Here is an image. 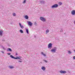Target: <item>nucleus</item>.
I'll return each mask as SVG.
<instances>
[{"instance_id":"nucleus-15","label":"nucleus","mask_w":75,"mask_h":75,"mask_svg":"<svg viewBox=\"0 0 75 75\" xmlns=\"http://www.w3.org/2000/svg\"><path fill=\"white\" fill-rule=\"evenodd\" d=\"M25 18L26 19H28V16H25Z\"/></svg>"},{"instance_id":"nucleus-22","label":"nucleus","mask_w":75,"mask_h":75,"mask_svg":"<svg viewBox=\"0 0 75 75\" xmlns=\"http://www.w3.org/2000/svg\"><path fill=\"white\" fill-rule=\"evenodd\" d=\"M68 53H69V54H71V52L70 51H69Z\"/></svg>"},{"instance_id":"nucleus-20","label":"nucleus","mask_w":75,"mask_h":75,"mask_svg":"<svg viewBox=\"0 0 75 75\" xmlns=\"http://www.w3.org/2000/svg\"><path fill=\"white\" fill-rule=\"evenodd\" d=\"M59 5H62V3H61V2H59Z\"/></svg>"},{"instance_id":"nucleus-24","label":"nucleus","mask_w":75,"mask_h":75,"mask_svg":"<svg viewBox=\"0 0 75 75\" xmlns=\"http://www.w3.org/2000/svg\"><path fill=\"white\" fill-rule=\"evenodd\" d=\"M8 55H11V54L10 53H8Z\"/></svg>"},{"instance_id":"nucleus-18","label":"nucleus","mask_w":75,"mask_h":75,"mask_svg":"<svg viewBox=\"0 0 75 75\" xmlns=\"http://www.w3.org/2000/svg\"><path fill=\"white\" fill-rule=\"evenodd\" d=\"M9 68H14V67H13V66H9Z\"/></svg>"},{"instance_id":"nucleus-8","label":"nucleus","mask_w":75,"mask_h":75,"mask_svg":"<svg viewBox=\"0 0 75 75\" xmlns=\"http://www.w3.org/2000/svg\"><path fill=\"white\" fill-rule=\"evenodd\" d=\"M71 14L73 15H75V11H72L71 12Z\"/></svg>"},{"instance_id":"nucleus-6","label":"nucleus","mask_w":75,"mask_h":75,"mask_svg":"<svg viewBox=\"0 0 75 75\" xmlns=\"http://www.w3.org/2000/svg\"><path fill=\"white\" fill-rule=\"evenodd\" d=\"M56 48L55 49H53L51 50L52 52H55V51H56Z\"/></svg>"},{"instance_id":"nucleus-12","label":"nucleus","mask_w":75,"mask_h":75,"mask_svg":"<svg viewBox=\"0 0 75 75\" xmlns=\"http://www.w3.org/2000/svg\"><path fill=\"white\" fill-rule=\"evenodd\" d=\"M7 51H11V50L10 48H8L7 49Z\"/></svg>"},{"instance_id":"nucleus-19","label":"nucleus","mask_w":75,"mask_h":75,"mask_svg":"<svg viewBox=\"0 0 75 75\" xmlns=\"http://www.w3.org/2000/svg\"><path fill=\"white\" fill-rule=\"evenodd\" d=\"M49 31H50L49 30H47L46 31V33H48Z\"/></svg>"},{"instance_id":"nucleus-17","label":"nucleus","mask_w":75,"mask_h":75,"mask_svg":"<svg viewBox=\"0 0 75 75\" xmlns=\"http://www.w3.org/2000/svg\"><path fill=\"white\" fill-rule=\"evenodd\" d=\"M20 32L21 33H23V31L21 30H20Z\"/></svg>"},{"instance_id":"nucleus-14","label":"nucleus","mask_w":75,"mask_h":75,"mask_svg":"<svg viewBox=\"0 0 75 75\" xmlns=\"http://www.w3.org/2000/svg\"><path fill=\"white\" fill-rule=\"evenodd\" d=\"M26 33H27V34H29V33L28 32V29H26Z\"/></svg>"},{"instance_id":"nucleus-4","label":"nucleus","mask_w":75,"mask_h":75,"mask_svg":"<svg viewBox=\"0 0 75 75\" xmlns=\"http://www.w3.org/2000/svg\"><path fill=\"white\" fill-rule=\"evenodd\" d=\"M28 23L29 25H30V26H31V25H32L33 23H31V22H28Z\"/></svg>"},{"instance_id":"nucleus-2","label":"nucleus","mask_w":75,"mask_h":75,"mask_svg":"<svg viewBox=\"0 0 75 75\" xmlns=\"http://www.w3.org/2000/svg\"><path fill=\"white\" fill-rule=\"evenodd\" d=\"M58 5L57 4H55V5H54L53 6H52V8H56V7H57Z\"/></svg>"},{"instance_id":"nucleus-3","label":"nucleus","mask_w":75,"mask_h":75,"mask_svg":"<svg viewBox=\"0 0 75 75\" xmlns=\"http://www.w3.org/2000/svg\"><path fill=\"white\" fill-rule=\"evenodd\" d=\"M60 73H62V74H66L67 73V71H60Z\"/></svg>"},{"instance_id":"nucleus-23","label":"nucleus","mask_w":75,"mask_h":75,"mask_svg":"<svg viewBox=\"0 0 75 75\" xmlns=\"http://www.w3.org/2000/svg\"><path fill=\"white\" fill-rule=\"evenodd\" d=\"M25 3V0L23 2V3Z\"/></svg>"},{"instance_id":"nucleus-13","label":"nucleus","mask_w":75,"mask_h":75,"mask_svg":"<svg viewBox=\"0 0 75 75\" xmlns=\"http://www.w3.org/2000/svg\"><path fill=\"white\" fill-rule=\"evenodd\" d=\"M10 57H11V58H12L14 59V58H15V57H13V56L12 55H10Z\"/></svg>"},{"instance_id":"nucleus-1","label":"nucleus","mask_w":75,"mask_h":75,"mask_svg":"<svg viewBox=\"0 0 75 75\" xmlns=\"http://www.w3.org/2000/svg\"><path fill=\"white\" fill-rule=\"evenodd\" d=\"M40 20H42V21H45V18H44L42 17H40Z\"/></svg>"},{"instance_id":"nucleus-9","label":"nucleus","mask_w":75,"mask_h":75,"mask_svg":"<svg viewBox=\"0 0 75 75\" xmlns=\"http://www.w3.org/2000/svg\"><path fill=\"white\" fill-rule=\"evenodd\" d=\"M19 25H20V27H21V28H24V26H23L21 25V23H19Z\"/></svg>"},{"instance_id":"nucleus-11","label":"nucleus","mask_w":75,"mask_h":75,"mask_svg":"<svg viewBox=\"0 0 75 75\" xmlns=\"http://www.w3.org/2000/svg\"><path fill=\"white\" fill-rule=\"evenodd\" d=\"M3 33V31L0 30V35H2V33Z\"/></svg>"},{"instance_id":"nucleus-7","label":"nucleus","mask_w":75,"mask_h":75,"mask_svg":"<svg viewBox=\"0 0 75 75\" xmlns=\"http://www.w3.org/2000/svg\"><path fill=\"white\" fill-rule=\"evenodd\" d=\"M48 48H51L52 47V44L50 43L48 45Z\"/></svg>"},{"instance_id":"nucleus-5","label":"nucleus","mask_w":75,"mask_h":75,"mask_svg":"<svg viewBox=\"0 0 75 75\" xmlns=\"http://www.w3.org/2000/svg\"><path fill=\"white\" fill-rule=\"evenodd\" d=\"M20 58H21V57H20V56L18 57H16L14 58V59H20Z\"/></svg>"},{"instance_id":"nucleus-16","label":"nucleus","mask_w":75,"mask_h":75,"mask_svg":"<svg viewBox=\"0 0 75 75\" xmlns=\"http://www.w3.org/2000/svg\"><path fill=\"white\" fill-rule=\"evenodd\" d=\"M42 55H43L45 57L46 56V55H45V54H44L43 52H42Z\"/></svg>"},{"instance_id":"nucleus-27","label":"nucleus","mask_w":75,"mask_h":75,"mask_svg":"<svg viewBox=\"0 0 75 75\" xmlns=\"http://www.w3.org/2000/svg\"><path fill=\"white\" fill-rule=\"evenodd\" d=\"M19 62H21V61H19Z\"/></svg>"},{"instance_id":"nucleus-26","label":"nucleus","mask_w":75,"mask_h":75,"mask_svg":"<svg viewBox=\"0 0 75 75\" xmlns=\"http://www.w3.org/2000/svg\"><path fill=\"white\" fill-rule=\"evenodd\" d=\"M45 62H47L45 60Z\"/></svg>"},{"instance_id":"nucleus-21","label":"nucleus","mask_w":75,"mask_h":75,"mask_svg":"<svg viewBox=\"0 0 75 75\" xmlns=\"http://www.w3.org/2000/svg\"><path fill=\"white\" fill-rule=\"evenodd\" d=\"M13 16H16V14L14 13H13Z\"/></svg>"},{"instance_id":"nucleus-10","label":"nucleus","mask_w":75,"mask_h":75,"mask_svg":"<svg viewBox=\"0 0 75 75\" xmlns=\"http://www.w3.org/2000/svg\"><path fill=\"white\" fill-rule=\"evenodd\" d=\"M42 69L43 70V71H45V67H42Z\"/></svg>"},{"instance_id":"nucleus-28","label":"nucleus","mask_w":75,"mask_h":75,"mask_svg":"<svg viewBox=\"0 0 75 75\" xmlns=\"http://www.w3.org/2000/svg\"><path fill=\"white\" fill-rule=\"evenodd\" d=\"M3 49H4V48H3Z\"/></svg>"},{"instance_id":"nucleus-25","label":"nucleus","mask_w":75,"mask_h":75,"mask_svg":"<svg viewBox=\"0 0 75 75\" xmlns=\"http://www.w3.org/2000/svg\"><path fill=\"white\" fill-rule=\"evenodd\" d=\"M73 59H75V56H74V57H73Z\"/></svg>"}]
</instances>
